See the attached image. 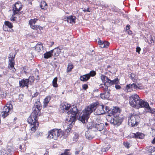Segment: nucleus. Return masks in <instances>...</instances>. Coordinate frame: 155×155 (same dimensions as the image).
<instances>
[{"instance_id":"nucleus-1","label":"nucleus","mask_w":155,"mask_h":155,"mask_svg":"<svg viewBox=\"0 0 155 155\" xmlns=\"http://www.w3.org/2000/svg\"><path fill=\"white\" fill-rule=\"evenodd\" d=\"M94 110V114L96 115L104 114L103 105H97V103H94L87 107L83 111V113L80 115L79 120L83 123H85V120H87L90 115Z\"/></svg>"},{"instance_id":"nucleus-2","label":"nucleus","mask_w":155,"mask_h":155,"mask_svg":"<svg viewBox=\"0 0 155 155\" xmlns=\"http://www.w3.org/2000/svg\"><path fill=\"white\" fill-rule=\"evenodd\" d=\"M64 112L66 113L67 122H74L76 120V116L78 112L77 107L73 105L71 107V105L67 103H65L61 104L60 107Z\"/></svg>"},{"instance_id":"nucleus-3","label":"nucleus","mask_w":155,"mask_h":155,"mask_svg":"<svg viewBox=\"0 0 155 155\" xmlns=\"http://www.w3.org/2000/svg\"><path fill=\"white\" fill-rule=\"evenodd\" d=\"M42 109L41 104L39 101H37L33 107V111L30 117L35 119L37 118L40 115V110Z\"/></svg>"},{"instance_id":"nucleus-4","label":"nucleus","mask_w":155,"mask_h":155,"mask_svg":"<svg viewBox=\"0 0 155 155\" xmlns=\"http://www.w3.org/2000/svg\"><path fill=\"white\" fill-rule=\"evenodd\" d=\"M62 133L61 129H53L48 132L47 138L57 140L59 136L62 135Z\"/></svg>"},{"instance_id":"nucleus-5","label":"nucleus","mask_w":155,"mask_h":155,"mask_svg":"<svg viewBox=\"0 0 155 155\" xmlns=\"http://www.w3.org/2000/svg\"><path fill=\"white\" fill-rule=\"evenodd\" d=\"M93 125L88 126L87 124V127L89 129H92L93 128H96L98 131H101L104 128V124L102 123L100 117H98L96 118V121L94 123H93Z\"/></svg>"},{"instance_id":"nucleus-6","label":"nucleus","mask_w":155,"mask_h":155,"mask_svg":"<svg viewBox=\"0 0 155 155\" xmlns=\"http://www.w3.org/2000/svg\"><path fill=\"white\" fill-rule=\"evenodd\" d=\"M140 100L139 96L137 94L131 95L129 98V103L130 105L132 107L137 109Z\"/></svg>"},{"instance_id":"nucleus-7","label":"nucleus","mask_w":155,"mask_h":155,"mask_svg":"<svg viewBox=\"0 0 155 155\" xmlns=\"http://www.w3.org/2000/svg\"><path fill=\"white\" fill-rule=\"evenodd\" d=\"M107 121L110 122L111 124L117 126L120 125L123 120L122 117H120L119 116H114V118H112L110 116H108L107 117Z\"/></svg>"},{"instance_id":"nucleus-8","label":"nucleus","mask_w":155,"mask_h":155,"mask_svg":"<svg viewBox=\"0 0 155 155\" xmlns=\"http://www.w3.org/2000/svg\"><path fill=\"white\" fill-rule=\"evenodd\" d=\"M37 118H35L33 117H29L27 119L28 123L31 124V130L34 132L36 130V128L38 127L39 123L37 122Z\"/></svg>"},{"instance_id":"nucleus-9","label":"nucleus","mask_w":155,"mask_h":155,"mask_svg":"<svg viewBox=\"0 0 155 155\" xmlns=\"http://www.w3.org/2000/svg\"><path fill=\"white\" fill-rule=\"evenodd\" d=\"M101 78L103 82L108 83L110 85L114 84L116 85L119 84V80L118 78H116L113 80H111L109 79L107 77L103 74L101 76Z\"/></svg>"},{"instance_id":"nucleus-10","label":"nucleus","mask_w":155,"mask_h":155,"mask_svg":"<svg viewBox=\"0 0 155 155\" xmlns=\"http://www.w3.org/2000/svg\"><path fill=\"white\" fill-rule=\"evenodd\" d=\"M15 54L12 53L10 54L8 57V68L10 70H12V72H14L16 71V69L15 68Z\"/></svg>"},{"instance_id":"nucleus-11","label":"nucleus","mask_w":155,"mask_h":155,"mask_svg":"<svg viewBox=\"0 0 155 155\" xmlns=\"http://www.w3.org/2000/svg\"><path fill=\"white\" fill-rule=\"evenodd\" d=\"M12 108V105L10 103H8L2 109L1 114V116L3 118H5L9 114L10 111Z\"/></svg>"},{"instance_id":"nucleus-12","label":"nucleus","mask_w":155,"mask_h":155,"mask_svg":"<svg viewBox=\"0 0 155 155\" xmlns=\"http://www.w3.org/2000/svg\"><path fill=\"white\" fill-rule=\"evenodd\" d=\"M140 117L139 116L136 114H132L128 118V124L132 127L137 126V124Z\"/></svg>"},{"instance_id":"nucleus-13","label":"nucleus","mask_w":155,"mask_h":155,"mask_svg":"<svg viewBox=\"0 0 155 155\" xmlns=\"http://www.w3.org/2000/svg\"><path fill=\"white\" fill-rule=\"evenodd\" d=\"M22 8V5L20 2H18L15 3L13 7L12 11L13 12V15H20L21 13L20 11Z\"/></svg>"},{"instance_id":"nucleus-14","label":"nucleus","mask_w":155,"mask_h":155,"mask_svg":"<svg viewBox=\"0 0 155 155\" xmlns=\"http://www.w3.org/2000/svg\"><path fill=\"white\" fill-rule=\"evenodd\" d=\"M149 107L150 106L149 104L147 102L140 99V100H139V105L137 109H139L140 108H145V110L147 111Z\"/></svg>"},{"instance_id":"nucleus-15","label":"nucleus","mask_w":155,"mask_h":155,"mask_svg":"<svg viewBox=\"0 0 155 155\" xmlns=\"http://www.w3.org/2000/svg\"><path fill=\"white\" fill-rule=\"evenodd\" d=\"M120 113V109L118 107H114L113 109L110 110L108 116H110L111 115H113L114 117L118 116H119Z\"/></svg>"},{"instance_id":"nucleus-16","label":"nucleus","mask_w":155,"mask_h":155,"mask_svg":"<svg viewBox=\"0 0 155 155\" xmlns=\"http://www.w3.org/2000/svg\"><path fill=\"white\" fill-rule=\"evenodd\" d=\"M38 20L36 18L31 19L29 21V23L30 25L31 28L33 29L38 30V29L39 30L41 27L40 26L36 25L35 24Z\"/></svg>"},{"instance_id":"nucleus-17","label":"nucleus","mask_w":155,"mask_h":155,"mask_svg":"<svg viewBox=\"0 0 155 155\" xmlns=\"http://www.w3.org/2000/svg\"><path fill=\"white\" fill-rule=\"evenodd\" d=\"M28 81L27 79L23 78L19 82V87L23 88L25 87H28Z\"/></svg>"},{"instance_id":"nucleus-18","label":"nucleus","mask_w":155,"mask_h":155,"mask_svg":"<svg viewBox=\"0 0 155 155\" xmlns=\"http://www.w3.org/2000/svg\"><path fill=\"white\" fill-rule=\"evenodd\" d=\"M130 136L134 138L143 139L144 138V135L142 133L137 132L136 133H132L130 134Z\"/></svg>"},{"instance_id":"nucleus-19","label":"nucleus","mask_w":155,"mask_h":155,"mask_svg":"<svg viewBox=\"0 0 155 155\" xmlns=\"http://www.w3.org/2000/svg\"><path fill=\"white\" fill-rule=\"evenodd\" d=\"M98 43L101 48H107L110 44L107 41H102L101 40L98 41Z\"/></svg>"},{"instance_id":"nucleus-20","label":"nucleus","mask_w":155,"mask_h":155,"mask_svg":"<svg viewBox=\"0 0 155 155\" xmlns=\"http://www.w3.org/2000/svg\"><path fill=\"white\" fill-rule=\"evenodd\" d=\"M52 56H57L60 53V49L58 48H56L50 51Z\"/></svg>"},{"instance_id":"nucleus-21","label":"nucleus","mask_w":155,"mask_h":155,"mask_svg":"<svg viewBox=\"0 0 155 155\" xmlns=\"http://www.w3.org/2000/svg\"><path fill=\"white\" fill-rule=\"evenodd\" d=\"M76 18L75 16L73 15H71L67 17V21L68 22L70 23H74L76 22Z\"/></svg>"},{"instance_id":"nucleus-22","label":"nucleus","mask_w":155,"mask_h":155,"mask_svg":"<svg viewBox=\"0 0 155 155\" xmlns=\"http://www.w3.org/2000/svg\"><path fill=\"white\" fill-rule=\"evenodd\" d=\"M5 25H4L3 28L4 31H8L7 29H6V26L10 28H11L13 27V26L12 23L8 21H5Z\"/></svg>"},{"instance_id":"nucleus-23","label":"nucleus","mask_w":155,"mask_h":155,"mask_svg":"<svg viewBox=\"0 0 155 155\" xmlns=\"http://www.w3.org/2000/svg\"><path fill=\"white\" fill-rule=\"evenodd\" d=\"M109 91H108L105 92L101 94L100 97L103 99H108L109 98L110 95Z\"/></svg>"},{"instance_id":"nucleus-24","label":"nucleus","mask_w":155,"mask_h":155,"mask_svg":"<svg viewBox=\"0 0 155 155\" xmlns=\"http://www.w3.org/2000/svg\"><path fill=\"white\" fill-rule=\"evenodd\" d=\"M51 97L50 96H48L45 98L43 101V107H46L47 106L48 104L51 100Z\"/></svg>"},{"instance_id":"nucleus-25","label":"nucleus","mask_w":155,"mask_h":155,"mask_svg":"<svg viewBox=\"0 0 155 155\" xmlns=\"http://www.w3.org/2000/svg\"><path fill=\"white\" fill-rule=\"evenodd\" d=\"M104 84H101L100 85V89L101 90L103 91L104 92H106L109 91L108 87L105 84L106 83L104 82ZM110 90H109V91Z\"/></svg>"},{"instance_id":"nucleus-26","label":"nucleus","mask_w":155,"mask_h":155,"mask_svg":"<svg viewBox=\"0 0 155 155\" xmlns=\"http://www.w3.org/2000/svg\"><path fill=\"white\" fill-rule=\"evenodd\" d=\"M35 50L38 52H40L43 49L42 44L41 43H38L35 47Z\"/></svg>"},{"instance_id":"nucleus-27","label":"nucleus","mask_w":155,"mask_h":155,"mask_svg":"<svg viewBox=\"0 0 155 155\" xmlns=\"http://www.w3.org/2000/svg\"><path fill=\"white\" fill-rule=\"evenodd\" d=\"M89 79V76L87 74L81 76L80 78L81 81H87Z\"/></svg>"},{"instance_id":"nucleus-28","label":"nucleus","mask_w":155,"mask_h":155,"mask_svg":"<svg viewBox=\"0 0 155 155\" xmlns=\"http://www.w3.org/2000/svg\"><path fill=\"white\" fill-rule=\"evenodd\" d=\"M0 155H13L12 154V152L9 151L3 150L0 151Z\"/></svg>"},{"instance_id":"nucleus-29","label":"nucleus","mask_w":155,"mask_h":155,"mask_svg":"<svg viewBox=\"0 0 155 155\" xmlns=\"http://www.w3.org/2000/svg\"><path fill=\"white\" fill-rule=\"evenodd\" d=\"M40 7L42 9H46L47 8V4L44 1H42L40 4Z\"/></svg>"},{"instance_id":"nucleus-30","label":"nucleus","mask_w":155,"mask_h":155,"mask_svg":"<svg viewBox=\"0 0 155 155\" xmlns=\"http://www.w3.org/2000/svg\"><path fill=\"white\" fill-rule=\"evenodd\" d=\"M131 84L132 89L134 90H137L138 89H142L141 87L140 86L139 84H136L135 83H133Z\"/></svg>"},{"instance_id":"nucleus-31","label":"nucleus","mask_w":155,"mask_h":155,"mask_svg":"<svg viewBox=\"0 0 155 155\" xmlns=\"http://www.w3.org/2000/svg\"><path fill=\"white\" fill-rule=\"evenodd\" d=\"M124 91L126 92H131L133 91V89L132 88V87L131 84H129L127 85L125 89H124Z\"/></svg>"},{"instance_id":"nucleus-32","label":"nucleus","mask_w":155,"mask_h":155,"mask_svg":"<svg viewBox=\"0 0 155 155\" xmlns=\"http://www.w3.org/2000/svg\"><path fill=\"white\" fill-rule=\"evenodd\" d=\"M50 51L45 53L44 54V57L45 58L48 59L52 56V54Z\"/></svg>"},{"instance_id":"nucleus-33","label":"nucleus","mask_w":155,"mask_h":155,"mask_svg":"<svg viewBox=\"0 0 155 155\" xmlns=\"http://www.w3.org/2000/svg\"><path fill=\"white\" fill-rule=\"evenodd\" d=\"M66 123L70 122V123L69 124V125L68 126V127L67 128V129L65 130V132L67 133H69L70 131L71 130V128H72V126L71 124H73L74 122H67L66 120Z\"/></svg>"},{"instance_id":"nucleus-34","label":"nucleus","mask_w":155,"mask_h":155,"mask_svg":"<svg viewBox=\"0 0 155 155\" xmlns=\"http://www.w3.org/2000/svg\"><path fill=\"white\" fill-rule=\"evenodd\" d=\"M74 66L71 63H69L68 65L67 69V71L68 72H70L72 69L73 68Z\"/></svg>"},{"instance_id":"nucleus-35","label":"nucleus","mask_w":155,"mask_h":155,"mask_svg":"<svg viewBox=\"0 0 155 155\" xmlns=\"http://www.w3.org/2000/svg\"><path fill=\"white\" fill-rule=\"evenodd\" d=\"M27 80L28 81V83L30 84H32L35 81V78L33 76H30L28 79H27Z\"/></svg>"},{"instance_id":"nucleus-36","label":"nucleus","mask_w":155,"mask_h":155,"mask_svg":"<svg viewBox=\"0 0 155 155\" xmlns=\"http://www.w3.org/2000/svg\"><path fill=\"white\" fill-rule=\"evenodd\" d=\"M58 81V78L57 77H55L53 80L52 85L54 87H58L57 81Z\"/></svg>"},{"instance_id":"nucleus-37","label":"nucleus","mask_w":155,"mask_h":155,"mask_svg":"<svg viewBox=\"0 0 155 155\" xmlns=\"http://www.w3.org/2000/svg\"><path fill=\"white\" fill-rule=\"evenodd\" d=\"M103 108L104 111V114L106 113H108L109 114V113L110 112V108L107 106L103 105Z\"/></svg>"},{"instance_id":"nucleus-38","label":"nucleus","mask_w":155,"mask_h":155,"mask_svg":"<svg viewBox=\"0 0 155 155\" xmlns=\"http://www.w3.org/2000/svg\"><path fill=\"white\" fill-rule=\"evenodd\" d=\"M87 74L89 76V78H90L91 77H94L95 76L96 74V73L95 71H92Z\"/></svg>"},{"instance_id":"nucleus-39","label":"nucleus","mask_w":155,"mask_h":155,"mask_svg":"<svg viewBox=\"0 0 155 155\" xmlns=\"http://www.w3.org/2000/svg\"><path fill=\"white\" fill-rule=\"evenodd\" d=\"M147 112H150L153 114H155V109H152L150 107L148 110L147 111Z\"/></svg>"},{"instance_id":"nucleus-40","label":"nucleus","mask_w":155,"mask_h":155,"mask_svg":"<svg viewBox=\"0 0 155 155\" xmlns=\"http://www.w3.org/2000/svg\"><path fill=\"white\" fill-rule=\"evenodd\" d=\"M130 77L133 81H135L136 79L135 77V75L133 73H131V74Z\"/></svg>"},{"instance_id":"nucleus-41","label":"nucleus","mask_w":155,"mask_h":155,"mask_svg":"<svg viewBox=\"0 0 155 155\" xmlns=\"http://www.w3.org/2000/svg\"><path fill=\"white\" fill-rule=\"evenodd\" d=\"M87 133H88V132H87V133H85V135L86 137L89 140H91L92 139L93 137L91 136V135L87 134Z\"/></svg>"},{"instance_id":"nucleus-42","label":"nucleus","mask_w":155,"mask_h":155,"mask_svg":"<svg viewBox=\"0 0 155 155\" xmlns=\"http://www.w3.org/2000/svg\"><path fill=\"white\" fill-rule=\"evenodd\" d=\"M24 97V95L23 94H20L19 95L18 100L20 102H21L23 101Z\"/></svg>"},{"instance_id":"nucleus-43","label":"nucleus","mask_w":155,"mask_h":155,"mask_svg":"<svg viewBox=\"0 0 155 155\" xmlns=\"http://www.w3.org/2000/svg\"><path fill=\"white\" fill-rule=\"evenodd\" d=\"M110 147V146L109 145H108L107 147H104L102 149V151L104 152H105L108 150Z\"/></svg>"},{"instance_id":"nucleus-44","label":"nucleus","mask_w":155,"mask_h":155,"mask_svg":"<svg viewBox=\"0 0 155 155\" xmlns=\"http://www.w3.org/2000/svg\"><path fill=\"white\" fill-rule=\"evenodd\" d=\"M123 144L124 146L127 148L128 149L130 148V143L128 142H124Z\"/></svg>"},{"instance_id":"nucleus-45","label":"nucleus","mask_w":155,"mask_h":155,"mask_svg":"<svg viewBox=\"0 0 155 155\" xmlns=\"http://www.w3.org/2000/svg\"><path fill=\"white\" fill-rule=\"evenodd\" d=\"M78 135L76 133L74 134V136L73 137L74 140L76 141L77 140L78 138Z\"/></svg>"},{"instance_id":"nucleus-46","label":"nucleus","mask_w":155,"mask_h":155,"mask_svg":"<svg viewBox=\"0 0 155 155\" xmlns=\"http://www.w3.org/2000/svg\"><path fill=\"white\" fill-rule=\"evenodd\" d=\"M68 150H66L64 153H61V155H70L69 152H68Z\"/></svg>"},{"instance_id":"nucleus-47","label":"nucleus","mask_w":155,"mask_h":155,"mask_svg":"<svg viewBox=\"0 0 155 155\" xmlns=\"http://www.w3.org/2000/svg\"><path fill=\"white\" fill-rule=\"evenodd\" d=\"M4 97L3 92L0 88V98H2Z\"/></svg>"},{"instance_id":"nucleus-48","label":"nucleus","mask_w":155,"mask_h":155,"mask_svg":"<svg viewBox=\"0 0 155 155\" xmlns=\"http://www.w3.org/2000/svg\"><path fill=\"white\" fill-rule=\"evenodd\" d=\"M149 150H151L149 151L150 152H154L155 151V148L153 147H149Z\"/></svg>"},{"instance_id":"nucleus-49","label":"nucleus","mask_w":155,"mask_h":155,"mask_svg":"<svg viewBox=\"0 0 155 155\" xmlns=\"http://www.w3.org/2000/svg\"><path fill=\"white\" fill-rule=\"evenodd\" d=\"M82 87L83 89L84 90H86L88 88V86L87 84H85L82 85Z\"/></svg>"},{"instance_id":"nucleus-50","label":"nucleus","mask_w":155,"mask_h":155,"mask_svg":"<svg viewBox=\"0 0 155 155\" xmlns=\"http://www.w3.org/2000/svg\"><path fill=\"white\" fill-rule=\"evenodd\" d=\"M15 15H13V12L12 16L10 18V20L12 21H15V17L14 16Z\"/></svg>"},{"instance_id":"nucleus-51","label":"nucleus","mask_w":155,"mask_h":155,"mask_svg":"<svg viewBox=\"0 0 155 155\" xmlns=\"http://www.w3.org/2000/svg\"><path fill=\"white\" fill-rule=\"evenodd\" d=\"M82 149H79L78 148L76 149V151L75 152V155H77L79 153V152L81 150H82Z\"/></svg>"},{"instance_id":"nucleus-52","label":"nucleus","mask_w":155,"mask_h":155,"mask_svg":"<svg viewBox=\"0 0 155 155\" xmlns=\"http://www.w3.org/2000/svg\"><path fill=\"white\" fill-rule=\"evenodd\" d=\"M115 87L116 90H119L121 88V87L118 84L116 85Z\"/></svg>"},{"instance_id":"nucleus-53","label":"nucleus","mask_w":155,"mask_h":155,"mask_svg":"<svg viewBox=\"0 0 155 155\" xmlns=\"http://www.w3.org/2000/svg\"><path fill=\"white\" fill-rule=\"evenodd\" d=\"M140 50L141 49L140 47H137L136 51L137 52H138L139 54Z\"/></svg>"},{"instance_id":"nucleus-54","label":"nucleus","mask_w":155,"mask_h":155,"mask_svg":"<svg viewBox=\"0 0 155 155\" xmlns=\"http://www.w3.org/2000/svg\"><path fill=\"white\" fill-rule=\"evenodd\" d=\"M38 94V92H36L34 94V95L33 96V97H37Z\"/></svg>"},{"instance_id":"nucleus-55","label":"nucleus","mask_w":155,"mask_h":155,"mask_svg":"<svg viewBox=\"0 0 155 155\" xmlns=\"http://www.w3.org/2000/svg\"><path fill=\"white\" fill-rule=\"evenodd\" d=\"M130 26L129 25H127L126 26V30H128L130 29Z\"/></svg>"},{"instance_id":"nucleus-56","label":"nucleus","mask_w":155,"mask_h":155,"mask_svg":"<svg viewBox=\"0 0 155 155\" xmlns=\"http://www.w3.org/2000/svg\"><path fill=\"white\" fill-rule=\"evenodd\" d=\"M88 9L89 8H88L87 9H84L83 10V11L85 12H90V11H89Z\"/></svg>"},{"instance_id":"nucleus-57","label":"nucleus","mask_w":155,"mask_h":155,"mask_svg":"<svg viewBox=\"0 0 155 155\" xmlns=\"http://www.w3.org/2000/svg\"><path fill=\"white\" fill-rule=\"evenodd\" d=\"M152 143L153 144L155 143V137L153 139L152 141Z\"/></svg>"},{"instance_id":"nucleus-58","label":"nucleus","mask_w":155,"mask_h":155,"mask_svg":"<svg viewBox=\"0 0 155 155\" xmlns=\"http://www.w3.org/2000/svg\"><path fill=\"white\" fill-rule=\"evenodd\" d=\"M150 42L151 43L154 42V41L153 40L152 37H151Z\"/></svg>"},{"instance_id":"nucleus-59","label":"nucleus","mask_w":155,"mask_h":155,"mask_svg":"<svg viewBox=\"0 0 155 155\" xmlns=\"http://www.w3.org/2000/svg\"><path fill=\"white\" fill-rule=\"evenodd\" d=\"M128 33L130 35L132 34V32L130 31H128Z\"/></svg>"},{"instance_id":"nucleus-60","label":"nucleus","mask_w":155,"mask_h":155,"mask_svg":"<svg viewBox=\"0 0 155 155\" xmlns=\"http://www.w3.org/2000/svg\"><path fill=\"white\" fill-rule=\"evenodd\" d=\"M51 46H52L54 44V42L53 41H52L51 42Z\"/></svg>"},{"instance_id":"nucleus-61","label":"nucleus","mask_w":155,"mask_h":155,"mask_svg":"<svg viewBox=\"0 0 155 155\" xmlns=\"http://www.w3.org/2000/svg\"><path fill=\"white\" fill-rule=\"evenodd\" d=\"M102 8H103V7H106V5H102Z\"/></svg>"},{"instance_id":"nucleus-62","label":"nucleus","mask_w":155,"mask_h":155,"mask_svg":"<svg viewBox=\"0 0 155 155\" xmlns=\"http://www.w3.org/2000/svg\"><path fill=\"white\" fill-rule=\"evenodd\" d=\"M17 118L15 117L14 119V120H17Z\"/></svg>"},{"instance_id":"nucleus-63","label":"nucleus","mask_w":155,"mask_h":155,"mask_svg":"<svg viewBox=\"0 0 155 155\" xmlns=\"http://www.w3.org/2000/svg\"><path fill=\"white\" fill-rule=\"evenodd\" d=\"M44 155H47V154H46H46H44Z\"/></svg>"},{"instance_id":"nucleus-64","label":"nucleus","mask_w":155,"mask_h":155,"mask_svg":"<svg viewBox=\"0 0 155 155\" xmlns=\"http://www.w3.org/2000/svg\"><path fill=\"white\" fill-rule=\"evenodd\" d=\"M56 58H54V60H56Z\"/></svg>"}]
</instances>
